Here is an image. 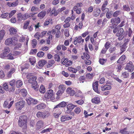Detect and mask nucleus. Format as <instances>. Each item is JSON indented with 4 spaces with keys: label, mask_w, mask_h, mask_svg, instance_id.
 <instances>
[{
    "label": "nucleus",
    "mask_w": 134,
    "mask_h": 134,
    "mask_svg": "<svg viewBox=\"0 0 134 134\" xmlns=\"http://www.w3.org/2000/svg\"><path fill=\"white\" fill-rule=\"evenodd\" d=\"M120 14V11L119 10H117L115 11L113 14V17H116L118 15H119Z\"/></svg>",
    "instance_id": "obj_51"
},
{
    "label": "nucleus",
    "mask_w": 134,
    "mask_h": 134,
    "mask_svg": "<svg viewBox=\"0 0 134 134\" xmlns=\"http://www.w3.org/2000/svg\"><path fill=\"white\" fill-rule=\"evenodd\" d=\"M84 102V101L82 99H81L75 101V102L78 104L80 105L82 104Z\"/></svg>",
    "instance_id": "obj_62"
},
{
    "label": "nucleus",
    "mask_w": 134,
    "mask_h": 134,
    "mask_svg": "<svg viewBox=\"0 0 134 134\" xmlns=\"http://www.w3.org/2000/svg\"><path fill=\"white\" fill-rule=\"evenodd\" d=\"M66 91L67 93L70 94L71 96H73L75 93L74 90L70 88H68L66 90Z\"/></svg>",
    "instance_id": "obj_17"
},
{
    "label": "nucleus",
    "mask_w": 134,
    "mask_h": 134,
    "mask_svg": "<svg viewBox=\"0 0 134 134\" xmlns=\"http://www.w3.org/2000/svg\"><path fill=\"white\" fill-rule=\"evenodd\" d=\"M15 81L14 80H13L9 82V92H13L14 91L15 88Z\"/></svg>",
    "instance_id": "obj_6"
},
{
    "label": "nucleus",
    "mask_w": 134,
    "mask_h": 134,
    "mask_svg": "<svg viewBox=\"0 0 134 134\" xmlns=\"http://www.w3.org/2000/svg\"><path fill=\"white\" fill-rule=\"evenodd\" d=\"M5 34V30H2L0 31V39L2 40Z\"/></svg>",
    "instance_id": "obj_36"
},
{
    "label": "nucleus",
    "mask_w": 134,
    "mask_h": 134,
    "mask_svg": "<svg viewBox=\"0 0 134 134\" xmlns=\"http://www.w3.org/2000/svg\"><path fill=\"white\" fill-rule=\"evenodd\" d=\"M68 59L66 58L65 59L64 58H62L61 59V63L63 64L66 65V64L67 63V62L68 61Z\"/></svg>",
    "instance_id": "obj_40"
},
{
    "label": "nucleus",
    "mask_w": 134,
    "mask_h": 134,
    "mask_svg": "<svg viewBox=\"0 0 134 134\" xmlns=\"http://www.w3.org/2000/svg\"><path fill=\"white\" fill-rule=\"evenodd\" d=\"M40 92L42 93H44L45 92V88L44 87L43 85H41L40 87L39 90Z\"/></svg>",
    "instance_id": "obj_30"
},
{
    "label": "nucleus",
    "mask_w": 134,
    "mask_h": 134,
    "mask_svg": "<svg viewBox=\"0 0 134 134\" xmlns=\"http://www.w3.org/2000/svg\"><path fill=\"white\" fill-rule=\"evenodd\" d=\"M88 112L85 110H84V114L85 115V118H87L88 116H90L93 114V113H91L90 114H88Z\"/></svg>",
    "instance_id": "obj_44"
},
{
    "label": "nucleus",
    "mask_w": 134,
    "mask_h": 134,
    "mask_svg": "<svg viewBox=\"0 0 134 134\" xmlns=\"http://www.w3.org/2000/svg\"><path fill=\"white\" fill-rule=\"evenodd\" d=\"M108 4V2L107 1H105L104 4L103 5L102 8V11L104 10V9L105 8L107 5Z\"/></svg>",
    "instance_id": "obj_53"
},
{
    "label": "nucleus",
    "mask_w": 134,
    "mask_h": 134,
    "mask_svg": "<svg viewBox=\"0 0 134 134\" xmlns=\"http://www.w3.org/2000/svg\"><path fill=\"white\" fill-rule=\"evenodd\" d=\"M76 107L75 105H74L72 104H69L67 106V110L65 111V112L67 113H70L73 109V108Z\"/></svg>",
    "instance_id": "obj_9"
},
{
    "label": "nucleus",
    "mask_w": 134,
    "mask_h": 134,
    "mask_svg": "<svg viewBox=\"0 0 134 134\" xmlns=\"http://www.w3.org/2000/svg\"><path fill=\"white\" fill-rule=\"evenodd\" d=\"M98 82L97 81L95 82L93 84V87L95 91L98 93H99V91L98 90Z\"/></svg>",
    "instance_id": "obj_13"
},
{
    "label": "nucleus",
    "mask_w": 134,
    "mask_h": 134,
    "mask_svg": "<svg viewBox=\"0 0 134 134\" xmlns=\"http://www.w3.org/2000/svg\"><path fill=\"white\" fill-rule=\"evenodd\" d=\"M53 96V91L51 89L48 90L45 95V97L48 99H51Z\"/></svg>",
    "instance_id": "obj_10"
},
{
    "label": "nucleus",
    "mask_w": 134,
    "mask_h": 134,
    "mask_svg": "<svg viewBox=\"0 0 134 134\" xmlns=\"http://www.w3.org/2000/svg\"><path fill=\"white\" fill-rule=\"evenodd\" d=\"M3 87L4 89L6 91H9V86L7 85V83H5L3 85Z\"/></svg>",
    "instance_id": "obj_38"
},
{
    "label": "nucleus",
    "mask_w": 134,
    "mask_h": 134,
    "mask_svg": "<svg viewBox=\"0 0 134 134\" xmlns=\"http://www.w3.org/2000/svg\"><path fill=\"white\" fill-rule=\"evenodd\" d=\"M100 12V9H96L94 10L93 12V15L95 17L98 16Z\"/></svg>",
    "instance_id": "obj_20"
},
{
    "label": "nucleus",
    "mask_w": 134,
    "mask_h": 134,
    "mask_svg": "<svg viewBox=\"0 0 134 134\" xmlns=\"http://www.w3.org/2000/svg\"><path fill=\"white\" fill-rule=\"evenodd\" d=\"M94 76L93 74H88L86 75V77L88 79H92Z\"/></svg>",
    "instance_id": "obj_52"
},
{
    "label": "nucleus",
    "mask_w": 134,
    "mask_h": 134,
    "mask_svg": "<svg viewBox=\"0 0 134 134\" xmlns=\"http://www.w3.org/2000/svg\"><path fill=\"white\" fill-rule=\"evenodd\" d=\"M46 62L44 60H40L38 62V65L40 67H42L46 63Z\"/></svg>",
    "instance_id": "obj_22"
},
{
    "label": "nucleus",
    "mask_w": 134,
    "mask_h": 134,
    "mask_svg": "<svg viewBox=\"0 0 134 134\" xmlns=\"http://www.w3.org/2000/svg\"><path fill=\"white\" fill-rule=\"evenodd\" d=\"M126 48V44H124L122 46L120 49L121 51L120 53L121 54H122L123 52L125 50Z\"/></svg>",
    "instance_id": "obj_37"
},
{
    "label": "nucleus",
    "mask_w": 134,
    "mask_h": 134,
    "mask_svg": "<svg viewBox=\"0 0 134 134\" xmlns=\"http://www.w3.org/2000/svg\"><path fill=\"white\" fill-rule=\"evenodd\" d=\"M111 86L109 85H105L104 86H102L101 87V90L102 91L105 90H108L111 89Z\"/></svg>",
    "instance_id": "obj_16"
},
{
    "label": "nucleus",
    "mask_w": 134,
    "mask_h": 134,
    "mask_svg": "<svg viewBox=\"0 0 134 134\" xmlns=\"http://www.w3.org/2000/svg\"><path fill=\"white\" fill-rule=\"evenodd\" d=\"M25 105V102L24 101H20L15 103L16 108L18 110H21L24 107Z\"/></svg>",
    "instance_id": "obj_5"
},
{
    "label": "nucleus",
    "mask_w": 134,
    "mask_h": 134,
    "mask_svg": "<svg viewBox=\"0 0 134 134\" xmlns=\"http://www.w3.org/2000/svg\"><path fill=\"white\" fill-rule=\"evenodd\" d=\"M125 69L127 70L130 72H132L134 69V66L132 62L130 61L125 68Z\"/></svg>",
    "instance_id": "obj_7"
},
{
    "label": "nucleus",
    "mask_w": 134,
    "mask_h": 134,
    "mask_svg": "<svg viewBox=\"0 0 134 134\" xmlns=\"http://www.w3.org/2000/svg\"><path fill=\"white\" fill-rule=\"evenodd\" d=\"M16 10H14L12 11L9 14V17L10 18H11L16 13Z\"/></svg>",
    "instance_id": "obj_47"
},
{
    "label": "nucleus",
    "mask_w": 134,
    "mask_h": 134,
    "mask_svg": "<svg viewBox=\"0 0 134 134\" xmlns=\"http://www.w3.org/2000/svg\"><path fill=\"white\" fill-rule=\"evenodd\" d=\"M107 59H100L99 60V62L100 64L103 65L106 62Z\"/></svg>",
    "instance_id": "obj_45"
},
{
    "label": "nucleus",
    "mask_w": 134,
    "mask_h": 134,
    "mask_svg": "<svg viewBox=\"0 0 134 134\" xmlns=\"http://www.w3.org/2000/svg\"><path fill=\"white\" fill-rule=\"evenodd\" d=\"M61 114V112L54 113H53V116L55 118H58Z\"/></svg>",
    "instance_id": "obj_64"
},
{
    "label": "nucleus",
    "mask_w": 134,
    "mask_h": 134,
    "mask_svg": "<svg viewBox=\"0 0 134 134\" xmlns=\"http://www.w3.org/2000/svg\"><path fill=\"white\" fill-rule=\"evenodd\" d=\"M68 70L70 72H72L74 73H76L77 71V70L73 68H69Z\"/></svg>",
    "instance_id": "obj_41"
},
{
    "label": "nucleus",
    "mask_w": 134,
    "mask_h": 134,
    "mask_svg": "<svg viewBox=\"0 0 134 134\" xmlns=\"http://www.w3.org/2000/svg\"><path fill=\"white\" fill-rule=\"evenodd\" d=\"M124 32V29L122 28H121L119 30H118V33H116V35L117 36H122Z\"/></svg>",
    "instance_id": "obj_25"
},
{
    "label": "nucleus",
    "mask_w": 134,
    "mask_h": 134,
    "mask_svg": "<svg viewBox=\"0 0 134 134\" xmlns=\"http://www.w3.org/2000/svg\"><path fill=\"white\" fill-rule=\"evenodd\" d=\"M18 39L14 37L8 38L5 41V44L7 45H15L17 44Z\"/></svg>",
    "instance_id": "obj_3"
},
{
    "label": "nucleus",
    "mask_w": 134,
    "mask_h": 134,
    "mask_svg": "<svg viewBox=\"0 0 134 134\" xmlns=\"http://www.w3.org/2000/svg\"><path fill=\"white\" fill-rule=\"evenodd\" d=\"M9 102L7 101H5L4 102L3 104V107L5 108H8Z\"/></svg>",
    "instance_id": "obj_56"
},
{
    "label": "nucleus",
    "mask_w": 134,
    "mask_h": 134,
    "mask_svg": "<svg viewBox=\"0 0 134 134\" xmlns=\"http://www.w3.org/2000/svg\"><path fill=\"white\" fill-rule=\"evenodd\" d=\"M9 31L10 35H12L15 34L17 32L16 30L13 27L10 28L9 29Z\"/></svg>",
    "instance_id": "obj_21"
},
{
    "label": "nucleus",
    "mask_w": 134,
    "mask_h": 134,
    "mask_svg": "<svg viewBox=\"0 0 134 134\" xmlns=\"http://www.w3.org/2000/svg\"><path fill=\"white\" fill-rule=\"evenodd\" d=\"M27 103L28 104L30 105L31 104H37L38 101L36 99H33L32 98L29 97L26 99Z\"/></svg>",
    "instance_id": "obj_8"
},
{
    "label": "nucleus",
    "mask_w": 134,
    "mask_h": 134,
    "mask_svg": "<svg viewBox=\"0 0 134 134\" xmlns=\"http://www.w3.org/2000/svg\"><path fill=\"white\" fill-rule=\"evenodd\" d=\"M51 14H54V16H56L58 14V12H57L55 8H53L51 12Z\"/></svg>",
    "instance_id": "obj_32"
},
{
    "label": "nucleus",
    "mask_w": 134,
    "mask_h": 134,
    "mask_svg": "<svg viewBox=\"0 0 134 134\" xmlns=\"http://www.w3.org/2000/svg\"><path fill=\"white\" fill-rule=\"evenodd\" d=\"M125 58V55H122L118 60L117 62L119 63L121 61H123Z\"/></svg>",
    "instance_id": "obj_49"
},
{
    "label": "nucleus",
    "mask_w": 134,
    "mask_h": 134,
    "mask_svg": "<svg viewBox=\"0 0 134 134\" xmlns=\"http://www.w3.org/2000/svg\"><path fill=\"white\" fill-rule=\"evenodd\" d=\"M20 93L23 97H25L27 95V92L26 90L24 88L21 90Z\"/></svg>",
    "instance_id": "obj_23"
},
{
    "label": "nucleus",
    "mask_w": 134,
    "mask_h": 134,
    "mask_svg": "<svg viewBox=\"0 0 134 134\" xmlns=\"http://www.w3.org/2000/svg\"><path fill=\"white\" fill-rule=\"evenodd\" d=\"M37 41L36 39H34L32 40V44L33 48H35V47L37 44Z\"/></svg>",
    "instance_id": "obj_48"
},
{
    "label": "nucleus",
    "mask_w": 134,
    "mask_h": 134,
    "mask_svg": "<svg viewBox=\"0 0 134 134\" xmlns=\"http://www.w3.org/2000/svg\"><path fill=\"white\" fill-rule=\"evenodd\" d=\"M110 43L108 41L105 44V48L108 49L110 47Z\"/></svg>",
    "instance_id": "obj_50"
},
{
    "label": "nucleus",
    "mask_w": 134,
    "mask_h": 134,
    "mask_svg": "<svg viewBox=\"0 0 134 134\" xmlns=\"http://www.w3.org/2000/svg\"><path fill=\"white\" fill-rule=\"evenodd\" d=\"M36 76H33L31 77H30L28 80L29 82L32 85V87L36 91L38 90V87L37 83L36 81Z\"/></svg>",
    "instance_id": "obj_2"
},
{
    "label": "nucleus",
    "mask_w": 134,
    "mask_h": 134,
    "mask_svg": "<svg viewBox=\"0 0 134 134\" xmlns=\"http://www.w3.org/2000/svg\"><path fill=\"white\" fill-rule=\"evenodd\" d=\"M112 14L110 12H107L106 14L107 18L108 19L111 18Z\"/></svg>",
    "instance_id": "obj_61"
},
{
    "label": "nucleus",
    "mask_w": 134,
    "mask_h": 134,
    "mask_svg": "<svg viewBox=\"0 0 134 134\" xmlns=\"http://www.w3.org/2000/svg\"><path fill=\"white\" fill-rule=\"evenodd\" d=\"M72 118V117H70L68 115L63 116L61 117L60 119L62 122H64L66 120H70Z\"/></svg>",
    "instance_id": "obj_15"
},
{
    "label": "nucleus",
    "mask_w": 134,
    "mask_h": 134,
    "mask_svg": "<svg viewBox=\"0 0 134 134\" xmlns=\"http://www.w3.org/2000/svg\"><path fill=\"white\" fill-rule=\"evenodd\" d=\"M29 61L32 65H33L35 63V60L34 57L30 58L29 59Z\"/></svg>",
    "instance_id": "obj_46"
},
{
    "label": "nucleus",
    "mask_w": 134,
    "mask_h": 134,
    "mask_svg": "<svg viewBox=\"0 0 134 134\" xmlns=\"http://www.w3.org/2000/svg\"><path fill=\"white\" fill-rule=\"evenodd\" d=\"M36 107L37 109L40 110L44 108L45 107V105L43 103H41L37 105Z\"/></svg>",
    "instance_id": "obj_26"
},
{
    "label": "nucleus",
    "mask_w": 134,
    "mask_h": 134,
    "mask_svg": "<svg viewBox=\"0 0 134 134\" xmlns=\"http://www.w3.org/2000/svg\"><path fill=\"white\" fill-rule=\"evenodd\" d=\"M15 71V70L14 68L12 69L8 74L7 76L8 77H10L12 74Z\"/></svg>",
    "instance_id": "obj_34"
},
{
    "label": "nucleus",
    "mask_w": 134,
    "mask_h": 134,
    "mask_svg": "<svg viewBox=\"0 0 134 134\" xmlns=\"http://www.w3.org/2000/svg\"><path fill=\"white\" fill-rule=\"evenodd\" d=\"M67 104L66 102H62L56 105L53 109V110L54 111L57 108H63L65 107Z\"/></svg>",
    "instance_id": "obj_12"
},
{
    "label": "nucleus",
    "mask_w": 134,
    "mask_h": 134,
    "mask_svg": "<svg viewBox=\"0 0 134 134\" xmlns=\"http://www.w3.org/2000/svg\"><path fill=\"white\" fill-rule=\"evenodd\" d=\"M120 21V19L119 18H113L111 19V24L116 26Z\"/></svg>",
    "instance_id": "obj_11"
},
{
    "label": "nucleus",
    "mask_w": 134,
    "mask_h": 134,
    "mask_svg": "<svg viewBox=\"0 0 134 134\" xmlns=\"http://www.w3.org/2000/svg\"><path fill=\"white\" fill-rule=\"evenodd\" d=\"M46 14V11H42L38 15V16L40 19H42L45 16Z\"/></svg>",
    "instance_id": "obj_19"
},
{
    "label": "nucleus",
    "mask_w": 134,
    "mask_h": 134,
    "mask_svg": "<svg viewBox=\"0 0 134 134\" xmlns=\"http://www.w3.org/2000/svg\"><path fill=\"white\" fill-rule=\"evenodd\" d=\"M120 132L121 134H129V132L127 131V129L126 128H124L120 131Z\"/></svg>",
    "instance_id": "obj_29"
},
{
    "label": "nucleus",
    "mask_w": 134,
    "mask_h": 134,
    "mask_svg": "<svg viewBox=\"0 0 134 134\" xmlns=\"http://www.w3.org/2000/svg\"><path fill=\"white\" fill-rule=\"evenodd\" d=\"M9 15V13H5L2 14L1 15V17L3 18H5Z\"/></svg>",
    "instance_id": "obj_58"
},
{
    "label": "nucleus",
    "mask_w": 134,
    "mask_h": 134,
    "mask_svg": "<svg viewBox=\"0 0 134 134\" xmlns=\"http://www.w3.org/2000/svg\"><path fill=\"white\" fill-rule=\"evenodd\" d=\"M27 117L25 115L20 116L18 121V125L23 129L27 128Z\"/></svg>",
    "instance_id": "obj_1"
},
{
    "label": "nucleus",
    "mask_w": 134,
    "mask_h": 134,
    "mask_svg": "<svg viewBox=\"0 0 134 134\" xmlns=\"http://www.w3.org/2000/svg\"><path fill=\"white\" fill-rule=\"evenodd\" d=\"M59 90L63 91V92L65 90V88L63 85H60L59 86Z\"/></svg>",
    "instance_id": "obj_63"
},
{
    "label": "nucleus",
    "mask_w": 134,
    "mask_h": 134,
    "mask_svg": "<svg viewBox=\"0 0 134 134\" xmlns=\"http://www.w3.org/2000/svg\"><path fill=\"white\" fill-rule=\"evenodd\" d=\"M116 50V46L111 47L109 49V51L110 53H113Z\"/></svg>",
    "instance_id": "obj_28"
},
{
    "label": "nucleus",
    "mask_w": 134,
    "mask_h": 134,
    "mask_svg": "<svg viewBox=\"0 0 134 134\" xmlns=\"http://www.w3.org/2000/svg\"><path fill=\"white\" fill-rule=\"evenodd\" d=\"M82 3H77L76 5L74 6V11H76L79 8H80V7L82 6Z\"/></svg>",
    "instance_id": "obj_31"
},
{
    "label": "nucleus",
    "mask_w": 134,
    "mask_h": 134,
    "mask_svg": "<svg viewBox=\"0 0 134 134\" xmlns=\"http://www.w3.org/2000/svg\"><path fill=\"white\" fill-rule=\"evenodd\" d=\"M7 59H13L15 58L14 55L11 53H10L8 55H7Z\"/></svg>",
    "instance_id": "obj_35"
},
{
    "label": "nucleus",
    "mask_w": 134,
    "mask_h": 134,
    "mask_svg": "<svg viewBox=\"0 0 134 134\" xmlns=\"http://www.w3.org/2000/svg\"><path fill=\"white\" fill-rule=\"evenodd\" d=\"M81 109L79 107H77L75 108L74 111L77 114H79L81 111Z\"/></svg>",
    "instance_id": "obj_54"
},
{
    "label": "nucleus",
    "mask_w": 134,
    "mask_h": 134,
    "mask_svg": "<svg viewBox=\"0 0 134 134\" xmlns=\"http://www.w3.org/2000/svg\"><path fill=\"white\" fill-rule=\"evenodd\" d=\"M65 24L63 25V27L64 28H68L69 27L70 25L71 24L69 23H65Z\"/></svg>",
    "instance_id": "obj_59"
},
{
    "label": "nucleus",
    "mask_w": 134,
    "mask_h": 134,
    "mask_svg": "<svg viewBox=\"0 0 134 134\" xmlns=\"http://www.w3.org/2000/svg\"><path fill=\"white\" fill-rule=\"evenodd\" d=\"M10 51L9 48L8 47H5L4 49V52L7 55L8 53H9Z\"/></svg>",
    "instance_id": "obj_60"
},
{
    "label": "nucleus",
    "mask_w": 134,
    "mask_h": 134,
    "mask_svg": "<svg viewBox=\"0 0 134 134\" xmlns=\"http://www.w3.org/2000/svg\"><path fill=\"white\" fill-rule=\"evenodd\" d=\"M55 62L53 60H50L48 61V64L47 65V66L48 68H50L52 66L53 64L55 63Z\"/></svg>",
    "instance_id": "obj_27"
},
{
    "label": "nucleus",
    "mask_w": 134,
    "mask_h": 134,
    "mask_svg": "<svg viewBox=\"0 0 134 134\" xmlns=\"http://www.w3.org/2000/svg\"><path fill=\"white\" fill-rule=\"evenodd\" d=\"M123 9L124 10L127 12H129L130 10V9L129 7L126 5L124 6Z\"/></svg>",
    "instance_id": "obj_55"
},
{
    "label": "nucleus",
    "mask_w": 134,
    "mask_h": 134,
    "mask_svg": "<svg viewBox=\"0 0 134 134\" xmlns=\"http://www.w3.org/2000/svg\"><path fill=\"white\" fill-rule=\"evenodd\" d=\"M30 23V21H26L24 25L23 26L24 29H26L27 28V26L29 25Z\"/></svg>",
    "instance_id": "obj_57"
},
{
    "label": "nucleus",
    "mask_w": 134,
    "mask_h": 134,
    "mask_svg": "<svg viewBox=\"0 0 134 134\" xmlns=\"http://www.w3.org/2000/svg\"><path fill=\"white\" fill-rule=\"evenodd\" d=\"M76 40H77V42L79 43H80L81 42L83 43L84 42V39H82L81 36H80L76 38Z\"/></svg>",
    "instance_id": "obj_42"
},
{
    "label": "nucleus",
    "mask_w": 134,
    "mask_h": 134,
    "mask_svg": "<svg viewBox=\"0 0 134 134\" xmlns=\"http://www.w3.org/2000/svg\"><path fill=\"white\" fill-rule=\"evenodd\" d=\"M44 53L42 51H40L37 54V56L39 57H42L43 56Z\"/></svg>",
    "instance_id": "obj_39"
},
{
    "label": "nucleus",
    "mask_w": 134,
    "mask_h": 134,
    "mask_svg": "<svg viewBox=\"0 0 134 134\" xmlns=\"http://www.w3.org/2000/svg\"><path fill=\"white\" fill-rule=\"evenodd\" d=\"M44 126V122L42 120L38 121L36 124V128L37 129L39 130L43 127Z\"/></svg>",
    "instance_id": "obj_14"
},
{
    "label": "nucleus",
    "mask_w": 134,
    "mask_h": 134,
    "mask_svg": "<svg viewBox=\"0 0 134 134\" xmlns=\"http://www.w3.org/2000/svg\"><path fill=\"white\" fill-rule=\"evenodd\" d=\"M23 84L22 81L20 80H17L16 82V87L18 88L21 87Z\"/></svg>",
    "instance_id": "obj_33"
},
{
    "label": "nucleus",
    "mask_w": 134,
    "mask_h": 134,
    "mask_svg": "<svg viewBox=\"0 0 134 134\" xmlns=\"http://www.w3.org/2000/svg\"><path fill=\"white\" fill-rule=\"evenodd\" d=\"M92 102L93 103L98 104L100 102V98L98 97H95L94 98L92 99Z\"/></svg>",
    "instance_id": "obj_18"
},
{
    "label": "nucleus",
    "mask_w": 134,
    "mask_h": 134,
    "mask_svg": "<svg viewBox=\"0 0 134 134\" xmlns=\"http://www.w3.org/2000/svg\"><path fill=\"white\" fill-rule=\"evenodd\" d=\"M54 58L55 60L57 62H59L60 59L59 55L58 54H55L54 55Z\"/></svg>",
    "instance_id": "obj_43"
},
{
    "label": "nucleus",
    "mask_w": 134,
    "mask_h": 134,
    "mask_svg": "<svg viewBox=\"0 0 134 134\" xmlns=\"http://www.w3.org/2000/svg\"><path fill=\"white\" fill-rule=\"evenodd\" d=\"M50 115V113L48 111L42 112L39 111L37 113L36 115L37 117L38 118H42L44 119L48 117Z\"/></svg>",
    "instance_id": "obj_4"
},
{
    "label": "nucleus",
    "mask_w": 134,
    "mask_h": 134,
    "mask_svg": "<svg viewBox=\"0 0 134 134\" xmlns=\"http://www.w3.org/2000/svg\"><path fill=\"white\" fill-rule=\"evenodd\" d=\"M121 76L122 78H127L129 76V73L125 71L122 73Z\"/></svg>",
    "instance_id": "obj_24"
}]
</instances>
